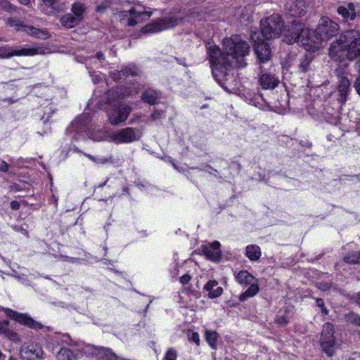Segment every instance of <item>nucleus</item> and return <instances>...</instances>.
Wrapping results in <instances>:
<instances>
[{
  "mask_svg": "<svg viewBox=\"0 0 360 360\" xmlns=\"http://www.w3.org/2000/svg\"><path fill=\"white\" fill-rule=\"evenodd\" d=\"M333 139H337V138L334 137L332 134H329L327 136V139L329 141H333Z\"/></svg>",
  "mask_w": 360,
  "mask_h": 360,
  "instance_id": "nucleus-59",
  "label": "nucleus"
},
{
  "mask_svg": "<svg viewBox=\"0 0 360 360\" xmlns=\"http://www.w3.org/2000/svg\"><path fill=\"white\" fill-rule=\"evenodd\" d=\"M343 261L347 264H360V252H351L343 257Z\"/></svg>",
  "mask_w": 360,
  "mask_h": 360,
  "instance_id": "nucleus-30",
  "label": "nucleus"
},
{
  "mask_svg": "<svg viewBox=\"0 0 360 360\" xmlns=\"http://www.w3.org/2000/svg\"><path fill=\"white\" fill-rule=\"evenodd\" d=\"M316 285L322 291H327L332 288V283L329 282H319Z\"/></svg>",
  "mask_w": 360,
  "mask_h": 360,
  "instance_id": "nucleus-40",
  "label": "nucleus"
},
{
  "mask_svg": "<svg viewBox=\"0 0 360 360\" xmlns=\"http://www.w3.org/2000/svg\"><path fill=\"white\" fill-rule=\"evenodd\" d=\"M6 313L8 316L18 321L19 323L32 329H41L43 328V325L41 323L34 321L27 314H20L10 309H7Z\"/></svg>",
  "mask_w": 360,
  "mask_h": 360,
  "instance_id": "nucleus-11",
  "label": "nucleus"
},
{
  "mask_svg": "<svg viewBox=\"0 0 360 360\" xmlns=\"http://www.w3.org/2000/svg\"><path fill=\"white\" fill-rule=\"evenodd\" d=\"M338 13L343 18V21L354 20L358 15L355 11V6L353 3L348 4L347 6H340L338 8Z\"/></svg>",
  "mask_w": 360,
  "mask_h": 360,
  "instance_id": "nucleus-17",
  "label": "nucleus"
},
{
  "mask_svg": "<svg viewBox=\"0 0 360 360\" xmlns=\"http://www.w3.org/2000/svg\"><path fill=\"white\" fill-rule=\"evenodd\" d=\"M0 9L10 12L15 11V6L7 0H0Z\"/></svg>",
  "mask_w": 360,
  "mask_h": 360,
  "instance_id": "nucleus-38",
  "label": "nucleus"
},
{
  "mask_svg": "<svg viewBox=\"0 0 360 360\" xmlns=\"http://www.w3.org/2000/svg\"><path fill=\"white\" fill-rule=\"evenodd\" d=\"M201 251L207 259L213 261L219 260L221 256L220 243L218 241L201 246Z\"/></svg>",
  "mask_w": 360,
  "mask_h": 360,
  "instance_id": "nucleus-14",
  "label": "nucleus"
},
{
  "mask_svg": "<svg viewBox=\"0 0 360 360\" xmlns=\"http://www.w3.org/2000/svg\"><path fill=\"white\" fill-rule=\"evenodd\" d=\"M260 32H254L250 39L252 41L277 38L283 30V20L278 14H273L260 21Z\"/></svg>",
  "mask_w": 360,
  "mask_h": 360,
  "instance_id": "nucleus-5",
  "label": "nucleus"
},
{
  "mask_svg": "<svg viewBox=\"0 0 360 360\" xmlns=\"http://www.w3.org/2000/svg\"><path fill=\"white\" fill-rule=\"evenodd\" d=\"M313 60L311 53H307L300 59L298 69L302 72H307L311 70V62Z\"/></svg>",
  "mask_w": 360,
  "mask_h": 360,
  "instance_id": "nucleus-29",
  "label": "nucleus"
},
{
  "mask_svg": "<svg viewBox=\"0 0 360 360\" xmlns=\"http://www.w3.org/2000/svg\"><path fill=\"white\" fill-rule=\"evenodd\" d=\"M78 124H79V122H78V121H74V122L72 123L71 130H72V131H77Z\"/></svg>",
  "mask_w": 360,
  "mask_h": 360,
  "instance_id": "nucleus-53",
  "label": "nucleus"
},
{
  "mask_svg": "<svg viewBox=\"0 0 360 360\" xmlns=\"http://www.w3.org/2000/svg\"><path fill=\"white\" fill-rule=\"evenodd\" d=\"M18 1H19L20 4L25 5V6H28L30 4V0H18Z\"/></svg>",
  "mask_w": 360,
  "mask_h": 360,
  "instance_id": "nucleus-57",
  "label": "nucleus"
},
{
  "mask_svg": "<svg viewBox=\"0 0 360 360\" xmlns=\"http://www.w3.org/2000/svg\"><path fill=\"white\" fill-rule=\"evenodd\" d=\"M189 340L195 342L196 345L200 344V338L199 335L196 332H192L191 334L189 335Z\"/></svg>",
  "mask_w": 360,
  "mask_h": 360,
  "instance_id": "nucleus-44",
  "label": "nucleus"
},
{
  "mask_svg": "<svg viewBox=\"0 0 360 360\" xmlns=\"http://www.w3.org/2000/svg\"><path fill=\"white\" fill-rule=\"evenodd\" d=\"M236 281L240 285H248L252 281H257V279L248 271L242 270L235 276Z\"/></svg>",
  "mask_w": 360,
  "mask_h": 360,
  "instance_id": "nucleus-22",
  "label": "nucleus"
},
{
  "mask_svg": "<svg viewBox=\"0 0 360 360\" xmlns=\"http://www.w3.org/2000/svg\"><path fill=\"white\" fill-rule=\"evenodd\" d=\"M23 32L38 39H46L49 38V34L45 30H40L33 26L25 25L23 27Z\"/></svg>",
  "mask_w": 360,
  "mask_h": 360,
  "instance_id": "nucleus-24",
  "label": "nucleus"
},
{
  "mask_svg": "<svg viewBox=\"0 0 360 360\" xmlns=\"http://www.w3.org/2000/svg\"><path fill=\"white\" fill-rule=\"evenodd\" d=\"M13 229H14V230H15V231H20V232H21V233H24V234L27 235V231L25 229H23L22 227H21V226H15L13 227Z\"/></svg>",
  "mask_w": 360,
  "mask_h": 360,
  "instance_id": "nucleus-52",
  "label": "nucleus"
},
{
  "mask_svg": "<svg viewBox=\"0 0 360 360\" xmlns=\"http://www.w3.org/2000/svg\"><path fill=\"white\" fill-rule=\"evenodd\" d=\"M254 49L259 63L260 72H263L264 65L269 63L271 53L268 44L264 41H253Z\"/></svg>",
  "mask_w": 360,
  "mask_h": 360,
  "instance_id": "nucleus-10",
  "label": "nucleus"
},
{
  "mask_svg": "<svg viewBox=\"0 0 360 360\" xmlns=\"http://www.w3.org/2000/svg\"><path fill=\"white\" fill-rule=\"evenodd\" d=\"M307 9L304 0H287L285 4L286 14L292 17L304 15L307 13Z\"/></svg>",
  "mask_w": 360,
  "mask_h": 360,
  "instance_id": "nucleus-12",
  "label": "nucleus"
},
{
  "mask_svg": "<svg viewBox=\"0 0 360 360\" xmlns=\"http://www.w3.org/2000/svg\"><path fill=\"white\" fill-rule=\"evenodd\" d=\"M122 75V70L120 71L114 70L113 72H111V77L115 81L121 79Z\"/></svg>",
  "mask_w": 360,
  "mask_h": 360,
  "instance_id": "nucleus-45",
  "label": "nucleus"
},
{
  "mask_svg": "<svg viewBox=\"0 0 360 360\" xmlns=\"http://www.w3.org/2000/svg\"><path fill=\"white\" fill-rule=\"evenodd\" d=\"M356 67L358 70L360 72V59H359L358 62L356 63Z\"/></svg>",
  "mask_w": 360,
  "mask_h": 360,
  "instance_id": "nucleus-60",
  "label": "nucleus"
},
{
  "mask_svg": "<svg viewBox=\"0 0 360 360\" xmlns=\"http://www.w3.org/2000/svg\"><path fill=\"white\" fill-rule=\"evenodd\" d=\"M20 355L25 360H39L42 359L43 350L36 344L24 345L20 351Z\"/></svg>",
  "mask_w": 360,
  "mask_h": 360,
  "instance_id": "nucleus-13",
  "label": "nucleus"
},
{
  "mask_svg": "<svg viewBox=\"0 0 360 360\" xmlns=\"http://www.w3.org/2000/svg\"><path fill=\"white\" fill-rule=\"evenodd\" d=\"M204 290L208 292L210 298H216L219 297L223 292L221 287L218 285V283L214 280L209 281L205 285Z\"/></svg>",
  "mask_w": 360,
  "mask_h": 360,
  "instance_id": "nucleus-20",
  "label": "nucleus"
},
{
  "mask_svg": "<svg viewBox=\"0 0 360 360\" xmlns=\"http://www.w3.org/2000/svg\"><path fill=\"white\" fill-rule=\"evenodd\" d=\"M130 17L128 20V25L134 26L143 20L149 19L153 12L150 11H138L135 8H132L129 11Z\"/></svg>",
  "mask_w": 360,
  "mask_h": 360,
  "instance_id": "nucleus-15",
  "label": "nucleus"
},
{
  "mask_svg": "<svg viewBox=\"0 0 360 360\" xmlns=\"http://www.w3.org/2000/svg\"><path fill=\"white\" fill-rule=\"evenodd\" d=\"M245 255L252 262L258 261L262 255L260 248L257 245H249L245 248Z\"/></svg>",
  "mask_w": 360,
  "mask_h": 360,
  "instance_id": "nucleus-25",
  "label": "nucleus"
},
{
  "mask_svg": "<svg viewBox=\"0 0 360 360\" xmlns=\"http://www.w3.org/2000/svg\"><path fill=\"white\" fill-rule=\"evenodd\" d=\"M191 279V276L189 274H184L180 277L179 281L181 284H187Z\"/></svg>",
  "mask_w": 360,
  "mask_h": 360,
  "instance_id": "nucleus-46",
  "label": "nucleus"
},
{
  "mask_svg": "<svg viewBox=\"0 0 360 360\" xmlns=\"http://www.w3.org/2000/svg\"><path fill=\"white\" fill-rule=\"evenodd\" d=\"M284 30V40L288 44L298 43L307 50L318 49L322 41L338 34L340 26L326 17L321 18L315 30L309 29L299 19H293Z\"/></svg>",
  "mask_w": 360,
  "mask_h": 360,
  "instance_id": "nucleus-2",
  "label": "nucleus"
},
{
  "mask_svg": "<svg viewBox=\"0 0 360 360\" xmlns=\"http://www.w3.org/2000/svg\"><path fill=\"white\" fill-rule=\"evenodd\" d=\"M11 208L14 210H18L20 208V203L16 200L11 201Z\"/></svg>",
  "mask_w": 360,
  "mask_h": 360,
  "instance_id": "nucleus-49",
  "label": "nucleus"
},
{
  "mask_svg": "<svg viewBox=\"0 0 360 360\" xmlns=\"http://www.w3.org/2000/svg\"><path fill=\"white\" fill-rule=\"evenodd\" d=\"M107 181H105L104 183H103V184H101L100 186H104L105 184H106Z\"/></svg>",
  "mask_w": 360,
  "mask_h": 360,
  "instance_id": "nucleus-64",
  "label": "nucleus"
},
{
  "mask_svg": "<svg viewBox=\"0 0 360 360\" xmlns=\"http://www.w3.org/2000/svg\"><path fill=\"white\" fill-rule=\"evenodd\" d=\"M82 154L84 155H85L86 157H87L89 160H91V161L93 162H95L96 161V158L90 155V154H87V153H82Z\"/></svg>",
  "mask_w": 360,
  "mask_h": 360,
  "instance_id": "nucleus-56",
  "label": "nucleus"
},
{
  "mask_svg": "<svg viewBox=\"0 0 360 360\" xmlns=\"http://www.w3.org/2000/svg\"><path fill=\"white\" fill-rule=\"evenodd\" d=\"M354 88L357 94L360 96V77L356 79L354 83Z\"/></svg>",
  "mask_w": 360,
  "mask_h": 360,
  "instance_id": "nucleus-50",
  "label": "nucleus"
},
{
  "mask_svg": "<svg viewBox=\"0 0 360 360\" xmlns=\"http://www.w3.org/2000/svg\"><path fill=\"white\" fill-rule=\"evenodd\" d=\"M337 75L340 78L339 84L338 87V92L339 94V101L343 103L346 101L349 91L350 83L347 77L340 74L338 70H336Z\"/></svg>",
  "mask_w": 360,
  "mask_h": 360,
  "instance_id": "nucleus-16",
  "label": "nucleus"
},
{
  "mask_svg": "<svg viewBox=\"0 0 360 360\" xmlns=\"http://www.w3.org/2000/svg\"><path fill=\"white\" fill-rule=\"evenodd\" d=\"M74 150L79 153L81 152L78 148H75Z\"/></svg>",
  "mask_w": 360,
  "mask_h": 360,
  "instance_id": "nucleus-63",
  "label": "nucleus"
},
{
  "mask_svg": "<svg viewBox=\"0 0 360 360\" xmlns=\"http://www.w3.org/2000/svg\"><path fill=\"white\" fill-rule=\"evenodd\" d=\"M205 13L201 12L198 8L187 12L185 9H173L169 15L165 18L152 22L141 28L143 33H156L172 28L182 22L191 20H201L205 18Z\"/></svg>",
  "mask_w": 360,
  "mask_h": 360,
  "instance_id": "nucleus-4",
  "label": "nucleus"
},
{
  "mask_svg": "<svg viewBox=\"0 0 360 360\" xmlns=\"http://www.w3.org/2000/svg\"><path fill=\"white\" fill-rule=\"evenodd\" d=\"M9 322L8 321H0V335H4L8 340L13 342H19L20 341L18 334L8 328Z\"/></svg>",
  "mask_w": 360,
  "mask_h": 360,
  "instance_id": "nucleus-19",
  "label": "nucleus"
},
{
  "mask_svg": "<svg viewBox=\"0 0 360 360\" xmlns=\"http://www.w3.org/2000/svg\"><path fill=\"white\" fill-rule=\"evenodd\" d=\"M323 119L331 124H337L338 121L339 112L335 109L326 106L322 112Z\"/></svg>",
  "mask_w": 360,
  "mask_h": 360,
  "instance_id": "nucleus-23",
  "label": "nucleus"
},
{
  "mask_svg": "<svg viewBox=\"0 0 360 360\" xmlns=\"http://www.w3.org/2000/svg\"><path fill=\"white\" fill-rule=\"evenodd\" d=\"M320 344L323 351L328 356H333L336 349V336L335 335L334 326L330 323H326L323 326V329L320 338Z\"/></svg>",
  "mask_w": 360,
  "mask_h": 360,
  "instance_id": "nucleus-7",
  "label": "nucleus"
},
{
  "mask_svg": "<svg viewBox=\"0 0 360 360\" xmlns=\"http://www.w3.org/2000/svg\"><path fill=\"white\" fill-rule=\"evenodd\" d=\"M91 139L95 141H101L103 140L102 137L100 135H92Z\"/></svg>",
  "mask_w": 360,
  "mask_h": 360,
  "instance_id": "nucleus-54",
  "label": "nucleus"
},
{
  "mask_svg": "<svg viewBox=\"0 0 360 360\" xmlns=\"http://www.w3.org/2000/svg\"><path fill=\"white\" fill-rule=\"evenodd\" d=\"M110 162H112L111 158H96V161H95L94 162L98 163V164H105V163Z\"/></svg>",
  "mask_w": 360,
  "mask_h": 360,
  "instance_id": "nucleus-47",
  "label": "nucleus"
},
{
  "mask_svg": "<svg viewBox=\"0 0 360 360\" xmlns=\"http://www.w3.org/2000/svg\"><path fill=\"white\" fill-rule=\"evenodd\" d=\"M58 360H75V356L70 349L61 348L58 355Z\"/></svg>",
  "mask_w": 360,
  "mask_h": 360,
  "instance_id": "nucleus-32",
  "label": "nucleus"
},
{
  "mask_svg": "<svg viewBox=\"0 0 360 360\" xmlns=\"http://www.w3.org/2000/svg\"><path fill=\"white\" fill-rule=\"evenodd\" d=\"M250 286L239 296V300L244 302L250 297L255 296L259 291V287L257 281H252Z\"/></svg>",
  "mask_w": 360,
  "mask_h": 360,
  "instance_id": "nucleus-27",
  "label": "nucleus"
},
{
  "mask_svg": "<svg viewBox=\"0 0 360 360\" xmlns=\"http://www.w3.org/2000/svg\"><path fill=\"white\" fill-rule=\"evenodd\" d=\"M8 168H9V166L6 162H4V161L1 162L0 171L6 172L8 170Z\"/></svg>",
  "mask_w": 360,
  "mask_h": 360,
  "instance_id": "nucleus-48",
  "label": "nucleus"
},
{
  "mask_svg": "<svg viewBox=\"0 0 360 360\" xmlns=\"http://www.w3.org/2000/svg\"><path fill=\"white\" fill-rule=\"evenodd\" d=\"M290 316L288 313H283L281 311L276 316V322L280 326H285L288 323Z\"/></svg>",
  "mask_w": 360,
  "mask_h": 360,
  "instance_id": "nucleus-36",
  "label": "nucleus"
},
{
  "mask_svg": "<svg viewBox=\"0 0 360 360\" xmlns=\"http://www.w3.org/2000/svg\"><path fill=\"white\" fill-rule=\"evenodd\" d=\"M328 54L335 60H340L345 58L349 60L360 59V32L354 29L343 32L340 37L330 44Z\"/></svg>",
  "mask_w": 360,
  "mask_h": 360,
  "instance_id": "nucleus-3",
  "label": "nucleus"
},
{
  "mask_svg": "<svg viewBox=\"0 0 360 360\" xmlns=\"http://www.w3.org/2000/svg\"><path fill=\"white\" fill-rule=\"evenodd\" d=\"M164 112L162 110H156L152 113L150 116V120L156 121L163 117Z\"/></svg>",
  "mask_w": 360,
  "mask_h": 360,
  "instance_id": "nucleus-42",
  "label": "nucleus"
},
{
  "mask_svg": "<svg viewBox=\"0 0 360 360\" xmlns=\"http://www.w3.org/2000/svg\"><path fill=\"white\" fill-rule=\"evenodd\" d=\"M6 25L15 27L16 31H23V27H25L26 25H24L18 18L10 17L6 20Z\"/></svg>",
  "mask_w": 360,
  "mask_h": 360,
  "instance_id": "nucleus-31",
  "label": "nucleus"
},
{
  "mask_svg": "<svg viewBox=\"0 0 360 360\" xmlns=\"http://www.w3.org/2000/svg\"><path fill=\"white\" fill-rule=\"evenodd\" d=\"M122 73L123 76H136L139 73V70L136 66L130 65L123 68Z\"/></svg>",
  "mask_w": 360,
  "mask_h": 360,
  "instance_id": "nucleus-37",
  "label": "nucleus"
},
{
  "mask_svg": "<svg viewBox=\"0 0 360 360\" xmlns=\"http://www.w3.org/2000/svg\"><path fill=\"white\" fill-rule=\"evenodd\" d=\"M60 22L63 26L68 29L72 28L80 23V22L74 17L71 13L62 15L60 18Z\"/></svg>",
  "mask_w": 360,
  "mask_h": 360,
  "instance_id": "nucleus-28",
  "label": "nucleus"
},
{
  "mask_svg": "<svg viewBox=\"0 0 360 360\" xmlns=\"http://www.w3.org/2000/svg\"><path fill=\"white\" fill-rule=\"evenodd\" d=\"M353 179H360V175H356V176H352Z\"/></svg>",
  "mask_w": 360,
  "mask_h": 360,
  "instance_id": "nucleus-61",
  "label": "nucleus"
},
{
  "mask_svg": "<svg viewBox=\"0 0 360 360\" xmlns=\"http://www.w3.org/2000/svg\"><path fill=\"white\" fill-rule=\"evenodd\" d=\"M142 132L136 128L126 127L111 134L110 139L116 143H129L139 140Z\"/></svg>",
  "mask_w": 360,
  "mask_h": 360,
  "instance_id": "nucleus-8",
  "label": "nucleus"
},
{
  "mask_svg": "<svg viewBox=\"0 0 360 360\" xmlns=\"http://www.w3.org/2000/svg\"><path fill=\"white\" fill-rule=\"evenodd\" d=\"M345 320L347 323L360 326V316L354 312H349L345 314Z\"/></svg>",
  "mask_w": 360,
  "mask_h": 360,
  "instance_id": "nucleus-35",
  "label": "nucleus"
},
{
  "mask_svg": "<svg viewBox=\"0 0 360 360\" xmlns=\"http://www.w3.org/2000/svg\"><path fill=\"white\" fill-rule=\"evenodd\" d=\"M222 46V51L215 45L207 47L212 75L221 86L228 80L229 70L246 66L245 58L250 49L248 42L238 35L224 39Z\"/></svg>",
  "mask_w": 360,
  "mask_h": 360,
  "instance_id": "nucleus-1",
  "label": "nucleus"
},
{
  "mask_svg": "<svg viewBox=\"0 0 360 360\" xmlns=\"http://www.w3.org/2000/svg\"><path fill=\"white\" fill-rule=\"evenodd\" d=\"M217 333L215 331L206 330L205 338L208 344L212 348H215L217 339Z\"/></svg>",
  "mask_w": 360,
  "mask_h": 360,
  "instance_id": "nucleus-33",
  "label": "nucleus"
},
{
  "mask_svg": "<svg viewBox=\"0 0 360 360\" xmlns=\"http://www.w3.org/2000/svg\"><path fill=\"white\" fill-rule=\"evenodd\" d=\"M96 57L100 60H103L105 59V57H104V55L102 52L101 51H98L96 55Z\"/></svg>",
  "mask_w": 360,
  "mask_h": 360,
  "instance_id": "nucleus-55",
  "label": "nucleus"
},
{
  "mask_svg": "<svg viewBox=\"0 0 360 360\" xmlns=\"http://www.w3.org/2000/svg\"><path fill=\"white\" fill-rule=\"evenodd\" d=\"M116 94H123V95H122V97H124V96H127V95H129V94H126L125 93H122L121 90L119 91H118V89H117V91H116Z\"/></svg>",
  "mask_w": 360,
  "mask_h": 360,
  "instance_id": "nucleus-58",
  "label": "nucleus"
},
{
  "mask_svg": "<svg viewBox=\"0 0 360 360\" xmlns=\"http://www.w3.org/2000/svg\"><path fill=\"white\" fill-rule=\"evenodd\" d=\"M110 7V3L108 1H103L97 6L96 11L98 12H103L108 8Z\"/></svg>",
  "mask_w": 360,
  "mask_h": 360,
  "instance_id": "nucleus-43",
  "label": "nucleus"
},
{
  "mask_svg": "<svg viewBox=\"0 0 360 360\" xmlns=\"http://www.w3.org/2000/svg\"><path fill=\"white\" fill-rule=\"evenodd\" d=\"M264 72V68H263V72H261L262 75L259 79L262 86L266 89H273L276 87L279 82L278 79L274 75Z\"/></svg>",
  "mask_w": 360,
  "mask_h": 360,
  "instance_id": "nucleus-18",
  "label": "nucleus"
},
{
  "mask_svg": "<svg viewBox=\"0 0 360 360\" xmlns=\"http://www.w3.org/2000/svg\"><path fill=\"white\" fill-rule=\"evenodd\" d=\"M353 300L360 306V292L353 295Z\"/></svg>",
  "mask_w": 360,
  "mask_h": 360,
  "instance_id": "nucleus-51",
  "label": "nucleus"
},
{
  "mask_svg": "<svg viewBox=\"0 0 360 360\" xmlns=\"http://www.w3.org/2000/svg\"><path fill=\"white\" fill-rule=\"evenodd\" d=\"M316 306L320 308L322 314L327 315L328 314V310L325 307L323 300L321 298L316 299Z\"/></svg>",
  "mask_w": 360,
  "mask_h": 360,
  "instance_id": "nucleus-39",
  "label": "nucleus"
},
{
  "mask_svg": "<svg viewBox=\"0 0 360 360\" xmlns=\"http://www.w3.org/2000/svg\"><path fill=\"white\" fill-rule=\"evenodd\" d=\"M43 2L54 12H59L63 9L58 0H43Z\"/></svg>",
  "mask_w": 360,
  "mask_h": 360,
  "instance_id": "nucleus-34",
  "label": "nucleus"
},
{
  "mask_svg": "<svg viewBox=\"0 0 360 360\" xmlns=\"http://www.w3.org/2000/svg\"><path fill=\"white\" fill-rule=\"evenodd\" d=\"M86 11V6L81 2H75L71 6V13L80 22L84 18V13Z\"/></svg>",
  "mask_w": 360,
  "mask_h": 360,
  "instance_id": "nucleus-26",
  "label": "nucleus"
},
{
  "mask_svg": "<svg viewBox=\"0 0 360 360\" xmlns=\"http://www.w3.org/2000/svg\"><path fill=\"white\" fill-rule=\"evenodd\" d=\"M161 98V93L154 89H146L142 94L141 98L150 105H155Z\"/></svg>",
  "mask_w": 360,
  "mask_h": 360,
  "instance_id": "nucleus-21",
  "label": "nucleus"
},
{
  "mask_svg": "<svg viewBox=\"0 0 360 360\" xmlns=\"http://www.w3.org/2000/svg\"><path fill=\"white\" fill-rule=\"evenodd\" d=\"M176 351L173 349H169L167 350L164 359L165 360H176Z\"/></svg>",
  "mask_w": 360,
  "mask_h": 360,
  "instance_id": "nucleus-41",
  "label": "nucleus"
},
{
  "mask_svg": "<svg viewBox=\"0 0 360 360\" xmlns=\"http://www.w3.org/2000/svg\"><path fill=\"white\" fill-rule=\"evenodd\" d=\"M131 112V108L127 104L113 105L108 110V117L110 124L117 125L124 122Z\"/></svg>",
  "mask_w": 360,
  "mask_h": 360,
  "instance_id": "nucleus-9",
  "label": "nucleus"
},
{
  "mask_svg": "<svg viewBox=\"0 0 360 360\" xmlns=\"http://www.w3.org/2000/svg\"><path fill=\"white\" fill-rule=\"evenodd\" d=\"M8 360H15V359L13 358V356H11Z\"/></svg>",
  "mask_w": 360,
  "mask_h": 360,
  "instance_id": "nucleus-62",
  "label": "nucleus"
},
{
  "mask_svg": "<svg viewBox=\"0 0 360 360\" xmlns=\"http://www.w3.org/2000/svg\"><path fill=\"white\" fill-rule=\"evenodd\" d=\"M45 53L46 49L41 46H0V59H8L14 56H34Z\"/></svg>",
  "mask_w": 360,
  "mask_h": 360,
  "instance_id": "nucleus-6",
  "label": "nucleus"
}]
</instances>
